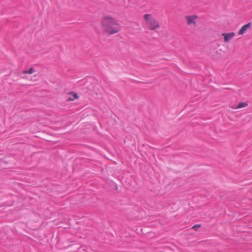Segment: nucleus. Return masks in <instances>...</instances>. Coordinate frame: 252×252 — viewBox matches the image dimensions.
Here are the masks:
<instances>
[{"label":"nucleus","mask_w":252,"mask_h":252,"mask_svg":"<svg viewBox=\"0 0 252 252\" xmlns=\"http://www.w3.org/2000/svg\"><path fill=\"white\" fill-rule=\"evenodd\" d=\"M235 35V33L233 32L229 33H223L222 36L224 37V42L226 43L230 40Z\"/></svg>","instance_id":"nucleus-4"},{"label":"nucleus","mask_w":252,"mask_h":252,"mask_svg":"<svg viewBox=\"0 0 252 252\" xmlns=\"http://www.w3.org/2000/svg\"><path fill=\"white\" fill-rule=\"evenodd\" d=\"M69 95H72V96L71 97H68L66 98V101L69 102L71 101L74 100L75 99H77L79 98V96L77 94L74 93L73 92H71L68 94Z\"/></svg>","instance_id":"nucleus-6"},{"label":"nucleus","mask_w":252,"mask_h":252,"mask_svg":"<svg viewBox=\"0 0 252 252\" xmlns=\"http://www.w3.org/2000/svg\"><path fill=\"white\" fill-rule=\"evenodd\" d=\"M34 71V69L33 67H31L29 70L23 71V73L24 74H32Z\"/></svg>","instance_id":"nucleus-8"},{"label":"nucleus","mask_w":252,"mask_h":252,"mask_svg":"<svg viewBox=\"0 0 252 252\" xmlns=\"http://www.w3.org/2000/svg\"><path fill=\"white\" fill-rule=\"evenodd\" d=\"M144 19L146 21L147 26L150 30H155L159 27L158 21L151 14H146L144 15Z\"/></svg>","instance_id":"nucleus-2"},{"label":"nucleus","mask_w":252,"mask_h":252,"mask_svg":"<svg viewBox=\"0 0 252 252\" xmlns=\"http://www.w3.org/2000/svg\"><path fill=\"white\" fill-rule=\"evenodd\" d=\"M251 26V23H249L245 25L242 27V28L240 29V30L238 32V34L239 35H242L245 32L247 31V29L248 28H250Z\"/></svg>","instance_id":"nucleus-5"},{"label":"nucleus","mask_w":252,"mask_h":252,"mask_svg":"<svg viewBox=\"0 0 252 252\" xmlns=\"http://www.w3.org/2000/svg\"><path fill=\"white\" fill-rule=\"evenodd\" d=\"M101 25L103 31L109 34L116 33L121 30L120 24L109 16H105L101 18Z\"/></svg>","instance_id":"nucleus-1"},{"label":"nucleus","mask_w":252,"mask_h":252,"mask_svg":"<svg viewBox=\"0 0 252 252\" xmlns=\"http://www.w3.org/2000/svg\"><path fill=\"white\" fill-rule=\"evenodd\" d=\"M200 227V224H195L194 225H193L192 227V228L194 230H196L199 227Z\"/></svg>","instance_id":"nucleus-9"},{"label":"nucleus","mask_w":252,"mask_h":252,"mask_svg":"<svg viewBox=\"0 0 252 252\" xmlns=\"http://www.w3.org/2000/svg\"><path fill=\"white\" fill-rule=\"evenodd\" d=\"M247 102H241L234 108L235 109H239L248 106Z\"/></svg>","instance_id":"nucleus-7"},{"label":"nucleus","mask_w":252,"mask_h":252,"mask_svg":"<svg viewBox=\"0 0 252 252\" xmlns=\"http://www.w3.org/2000/svg\"><path fill=\"white\" fill-rule=\"evenodd\" d=\"M185 18L188 25H190L191 24H193V25H196V19L197 18V16L196 15H187L185 17Z\"/></svg>","instance_id":"nucleus-3"}]
</instances>
